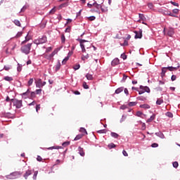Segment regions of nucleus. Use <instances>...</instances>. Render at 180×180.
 <instances>
[{
    "label": "nucleus",
    "mask_w": 180,
    "mask_h": 180,
    "mask_svg": "<svg viewBox=\"0 0 180 180\" xmlns=\"http://www.w3.org/2000/svg\"><path fill=\"white\" fill-rule=\"evenodd\" d=\"M170 3L172 4V5H174V6H179V4H178V3L175 1H170Z\"/></svg>",
    "instance_id": "09e8293b"
},
{
    "label": "nucleus",
    "mask_w": 180,
    "mask_h": 180,
    "mask_svg": "<svg viewBox=\"0 0 180 180\" xmlns=\"http://www.w3.org/2000/svg\"><path fill=\"white\" fill-rule=\"evenodd\" d=\"M111 136L114 138V139H117L119 137V134H116L115 132H111Z\"/></svg>",
    "instance_id": "2f4dec72"
},
{
    "label": "nucleus",
    "mask_w": 180,
    "mask_h": 180,
    "mask_svg": "<svg viewBox=\"0 0 180 180\" xmlns=\"http://www.w3.org/2000/svg\"><path fill=\"white\" fill-rule=\"evenodd\" d=\"M141 109H150V106L148 104H142L139 106Z\"/></svg>",
    "instance_id": "a211bd4d"
},
{
    "label": "nucleus",
    "mask_w": 180,
    "mask_h": 180,
    "mask_svg": "<svg viewBox=\"0 0 180 180\" xmlns=\"http://www.w3.org/2000/svg\"><path fill=\"white\" fill-rule=\"evenodd\" d=\"M89 58V54H86V56L82 55V60L83 61H85V60H88Z\"/></svg>",
    "instance_id": "cd10ccee"
},
{
    "label": "nucleus",
    "mask_w": 180,
    "mask_h": 180,
    "mask_svg": "<svg viewBox=\"0 0 180 180\" xmlns=\"http://www.w3.org/2000/svg\"><path fill=\"white\" fill-rule=\"evenodd\" d=\"M82 86L84 89H89V86L86 84V82H83Z\"/></svg>",
    "instance_id": "bb28decb"
},
{
    "label": "nucleus",
    "mask_w": 180,
    "mask_h": 180,
    "mask_svg": "<svg viewBox=\"0 0 180 180\" xmlns=\"http://www.w3.org/2000/svg\"><path fill=\"white\" fill-rule=\"evenodd\" d=\"M61 41L62 43H65V36L64 34L61 35Z\"/></svg>",
    "instance_id": "37998d69"
},
{
    "label": "nucleus",
    "mask_w": 180,
    "mask_h": 180,
    "mask_svg": "<svg viewBox=\"0 0 180 180\" xmlns=\"http://www.w3.org/2000/svg\"><path fill=\"white\" fill-rule=\"evenodd\" d=\"M60 148H61V146H51L47 148V150H60Z\"/></svg>",
    "instance_id": "412c9836"
},
{
    "label": "nucleus",
    "mask_w": 180,
    "mask_h": 180,
    "mask_svg": "<svg viewBox=\"0 0 180 180\" xmlns=\"http://www.w3.org/2000/svg\"><path fill=\"white\" fill-rule=\"evenodd\" d=\"M148 8H150V9H153V8H154V6L153 5L152 3H149L148 4Z\"/></svg>",
    "instance_id": "bf43d9fd"
},
{
    "label": "nucleus",
    "mask_w": 180,
    "mask_h": 180,
    "mask_svg": "<svg viewBox=\"0 0 180 180\" xmlns=\"http://www.w3.org/2000/svg\"><path fill=\"white\" fill-rule=\"evenodd\" d=\"M151 147H153V148H155L158 147V143H154L151 145Z\"/></svg>",
    "instance_id": "4d7b16f0"
},
{
    "label": "nucleus",
    "mask_w": 180,
    "mask_h": 180,
    "mask_svg": "<svg viewBox=\"0 0 180 180\" xmlns=\"http://www.w3.org/2000/svg\"><path fill=\"white\" fill-rule=\"evenodd\" d=\"M143 115V112H141V111H137L136 112V116H138V117H141V116Z\"/></svg>",
    "instance_id": "de8ad7c7"
},
{
    "label": "nucleus",
    "mask_w": 180,
    "mask_h": 180,
    "mask_svg": "<svg viewBox=\"0 0 180 180\" xmlns=\"http://www.w3.org/2000/svg\"><path fill=\"white\" fill-rule=\"evenodd\" d=\"M108 147L110 150H112V148H116V145L113 143H111L108 144Z\"/></svg>",
    "instance_id": "393cba45"
},
{
    "label": "nucleus",
    "mask_w": 180,
    "mask_h": 180,
    "mask_svg": "<svg viewBox=\"0 0 180 180\" xmlns=\"http://www.w3.org/2000/svg\"><path fill=\"white\" fill-rule=\"evenodd\" d=\"M11 101L13 103V106H15L17 109H20L21 106H22V100L12 98Z\"/></svg>",
    "instance_id": "20e7f679"
},
{
    "label": "nucleus",
    "mask_w": 180,
    "mask_h": 180,
    "mask_svg": "<svg viewBox=\"0 0 180 180\" xmlns=\"http://www.w3.org/2000/svg\"><path fill=\"white\" fill-rule=\"evenodd\" d=\"M62 146L63 147H67V146H70V141H66V142H64Z\"/></svg>",
    "instance_id": "79ce46f5"
},
{
    "label": "nucleus",
    "mask_w": 180,
    "mask_h": 180,
    "mask_svg": "<svg viewBox=\"0 0 180 180\" xmlns=\"http://www.w3.org/2000/svg\"><path fill=\"white\" fill-rule=\"evenodd\" d=\"M84 134H79L78 135L76 136V137L75 138V141H77L78 140H81V139H82V137H84Z\"/></svg>",
    "instance_id": "ddd939ff"
},
{
    "label": "nucleus",
    "mask_w": 180,
    "mask_h": 180,
    "mask_svg": "<svg viewBox=\"0 0 180 180\" xmlns=\"http://www.w3.org/2000/svg\"><path fill=\"white\" fill-rule=\"evenodd\" d=\"M163 13L165 15H168L169 16H172V18H176L175 15H174L172 13H171V11H165L163 12Z\"/></svg>",
    "instance_id": "4468645a"
},
{
    "label": "nucleus",
    "mask_w": 180,
    "mask_h": 180,
    "mask_svg": "<svg viewBox=\"0 0 180 180\" xmlns=\"http://www.w3.org/2000/svg\"><path fill=\"white\" fill-rule=\"evenodd\" d=\"M79 150V154H80V155L82 157H84L85 155V152H84V148H81L80 146L78 148Z\"/></svg>",
    "instance_id": "f8f14e48"
},
{
    "label": "nucleus",
    "mask_w": 180,
    "mask_h": 180,
    "mask_svg": "<svg viewBox=\"0 0 180 180\" xmlns=\"http://www.w3.org/2000/svg\"><path fill=\"white\" fill-rule=\"evenodd\" d=\"M46 82H43L41 79H38L35 81V85L37 88H43L46 85Z\"/></svg>",
    "instance_id": "39448f33"
},
{
    "label": "nucleus",
    "mask_w": 180,
    "mask_h": 180,
    "mask_svg": "<svg viewBox=\"0 0 180 180\" xmlns=\"http://www.w3.org/2000/svg\"><path fill=\"white\" fill-rule=\"evenodd\" d=\"M167 70H169V71H176V70H179L180 65L179 64L176 67L170 66V67H167Z\"/></svg>",
    "instance_id": "6e6552de"
},
{
    "label": "nucleus",
    "mask_w": 180,
    "mask_h": 180,
    "mask_svg": "<svg viewBox=\"0 0 180 180\" xmlns=\"http://www.w3.org/2000/svg\"><path fill=\"white\" fill-rule=\"evenodd\" d=\"M172 12H173V13L178 14V13H179V9L174 8V9H173Z\"/></svg>",
    "instance_id": "c03bdc74"
},
{
    "label": "nucleus",
    "mask_w": 180,
    "mask_h": 180,
    "mask_svg": "<svg viewBox=\"0 0 180 180\" xmlns=\"http://www.w3.org/2000/svg\"><path fill=\"white\" fill-rule=\"evenodd\" d=\"M13 23L16 25L18 26L19 27H20V21H19L18 20H15L13 21Z\"/></svg>",
    "instance_id": "c756f323"
},
{
    "label": "nucleus",
    "mask_w": 180,
    "mask_h": 180,
    "mask_svg": "<svg viewBox=\"0 0 180 180\" xmlns=\"http://www.w3.org/2000/svg\"><path fill=\"white\" fill-rule=\"evenodd\" d=\"M79 41L80 43V46H81L82 53H85V51H86L85 47H86V49H90V47L91 46V42L88 41L85 39H79Z\"/></svg>",
    "instance_id": "f257e3e1"
},
{
    "label": "nucleus",
    "mask_w": 180,
    "mask_h": 180,
    "mask_svg": "<svg viewBox=\"0 0 180 180\" xmlns=\"http://www.w3.org/2000/svg\"><path fill=\"white\" fill-rule=\"evenodd\" d=\"M65 32L67 33H70V32H71V27H68L65 30Z\"/></svg>",
    "instance_id": "052dcab7"
},
{
    "label": "nucleus",
    "mask_w": 180,
    "mask_h": 180,
    "mask_svg": "<svg viewBox=\"0 0 180 180\" xmlns=\"http://www.w3.org/2000/svg\"><path fill=\"white\" fill-rule=\"evenodd\" d=\"M4 79H5V81H8V82H11V81H13V78L9 76L4 77Z\"/></svg>",
    "instance_id": "5701e85b"
},
{
    "label": "nucleus",
    "mask_w": 180,
    "mask_h": 180,
    "mask_svg": "<svg viewBox=\"0 0 180 180\" xmlns=\"http://www.w3.org/2000/svg\"><path fill=\"white\" fill-rule=\"evenodd\" d=\"M27 9V6H24L21 8V12H25Z\"/></svg>",
    "instance_id": "6e6d98bb"
},
{
    "label": "nucleus",
    "mask_w": 180,
    "mask_h": 180,
    "mask_svg": "<svg viewBox=\"0 0 180 180\" xmlns=\"http://www.w3.org/2000/svg\"><path fill=\"white\" fill-rule=\"evenodd\" d=\"M18 175H19V172H16L11 174L10 176H18Z\"/></svg>",
    "instance_id": "49530a36"
},
{
    "label": "nucleus",
    "mask_w": 180,
    "mask_h": 180,
    "mask_svg": "<svg viewBox=\"0 0 180 180\" xmlns=\"http://www.w3.org/2000/svg\"><path fill=\"white\" fill-rule=\"evenodd\" d=\"M60 67H61V63L60 62H58L56 65V71H58V70H60Z\"/></svg>",
    "instance_id": "7c9ffc66"
},
{
    "label": "nucleus",
    "mask_w": 180,
    "mask_h": 180,
    "mask_svg": "<svg viewBox=\"0 0 180 180\" xmlns=\"http://www.w3.org/2000/svg\"><path fill=\"white\" fill-rule=\"evenodd\" d=\"M27 41H29V39H27V37H25V40L22 41L21 44H25Z\"/></svg>",
    "instance_id": "0e129e2a"
},
{
    "label": "nucleus",
    "mask_w": 180,
    "mask_h": 180,
    "mask_svg": "<svg viewBox=\"0 0 180 180\" xmlns=\"http://www.w3.org/2000/svg\"><path fill=\"white\" fill-rule=\"evenodd\" d=\"M40 110V104L36 105V112H39Z\"/></svg>",
    "instance_id": "13d9d810"
},
{
    "label": "nucleus",
    "mask_w": 180,
    "mask_h": 180,
    "mask_svg": "<svg viewBox=\"0 0 180 180\" xmlns=\"http://www.w3.org/2000/svg\"><path fill=\"white\" fill-rule=\"evenodd\" d=\"M154 119H155V114H153V115L150 116V117L147 120L146 122L150 123V122H153V120H154Z\"/></svg>",
    "instance_id": "aec40b11"
},
{
    "label": "nucleus",
    "mask_w": 180,
    "mask_h": 180,
    "mask_svg": "<svg viewBox=\"0 0 180 180\" xmlns=\"http://www.w3.org/2000/svg\"><path fill=\"white\" fill-rule=\"evenodd\" d=\"M70 57H71V55H70V53H69V54L68 55V56L65 57V58L63 60L62 64L65 65V64L67 63V61H68V60H70Z\"/></svg>",
    "instance_id": "dca6fc26"
},
{
    "label": "nucleus",
    "mask_w": 180,
    "mask_h": 180,
    "mask_svg": "<svg viewBox=\"0 0 180 180\" xmlns=\"http://www.w3.org/2000/svg\"><path fill=\"white\" fill-rule=\"evenodd\" d=\"M98 133H99L100 134H105V133H106V129L99 130V131H98Z\"/></svg>",
    "instance_id": "a18cd8bd"
},
{
    "label": "nucleus",
    "mask_w": 180,
    "mask_h": 180,
    "mask_svg": "<svg viewBox=\"0 0 180 180\" xmlns=\"http://www.w3.org/2000/svg\"><path fill=\"white\" fill-rule=\"evenodd\" d=\"M47 41V37L46 36H43L42 37H39L37 39H35L34 41V44L39 45V44H43Z\"/></svg>",
    "instance_id": "7ed1b4c3"
},
{
    "label": "nucleus",
    "mask_w": 180,
    "mask_h": 180,
    "mask_svg": "<svg viewBox=\"0 0 180 180\" xmlns=\"http://www.w3.org/2000/svg\"><path fill=\"white\" fill-rule=\"evenodd\" d=\"M81 65H79V64L75 65L73 66V69L75 70V71H77V70H79Z\"/></svg>",
    "instance_id": "72a5a7b5"
},
{
    "label": "nucleus",
    "mask_w": 180,
    "mask_h": 180,
    "mask_svg": "<svg viewBox=\"0 0 180 180\" xmlns=\"http://www.w3.org/2000/svg\"><path fill=\"white\" fill-rule=\"evenodd\" d=\"M140 89H143L144 92H147L148 94H150V88H148V86H140Z\"/></svg>",
    "instance_id": "9b49d317"
},
{
    "label": "nucleus",
    "mask_w": 180,
    "mask_h": 180,
    "mask_svg": "<svg viewBox=\"0 0 180 180\" xmlns=\"http://www.w3.org/2000/svg\"><path fill=\"white\" fill-rule=\"evenodd\" d=\"M79 131L82 133V134H88V132L86 131V129H85V128H80Z\"/></svg>",
    "instance_id": "b1692460"
},
{
    "label": "nucleus",
    "mask_w": 180,
    "mask_h": 180,
    "mask_svg": "<svg viewBox=\"0 0 180 180\" xmlns=\"http://www.w3.org/2000/svg\"><path fill=\"white\" fill-rule=\"evenodd\" d=\"M17 70H18V72H20V71H22V65L18 64V67L17 68Z\"/></svg>",
    "instance_id": "864d4df0"
},
{
    "label": "nucleus",
    "mask_w": 180,
    "mask_h": 180,
    "mask_svg": "<svg viewBox=\"0 0 180 180\" xmlns=\"http://www.w3.org/2000/svg\"><path fill=\"white\" fill-rule=\"evenodd\" d=\"M172 81H175L176 79V75H172L171 77Z\"/></svg>",
    "instance_id": "e2e57ef3"
},
{
    "label": "nucleus",
    "mask_w": 180,
    "mask_h": 180,
    "mask_svg": "<svg viewBox=\"0 0 180 180\" xmlns=\"http://www.w3.org/2000/svg\"><path fill=\"white\" fill-rule=\"evenodd\" d=\"M38 174H39V172H37V171L34 172V175H33V179H34V180L37 179Z\"/></svg>",
    "instance_id": "58836bf2"
},
{
    "label": "nucleus",
    "mask_w": 180,
    "mask_h": 180,
    "mask_svg": "<svg viewBox=\"0 0 180 180\" xmlns=\"http://www.w3.org/2000/svg\"><path fill=\"white\" fill-rule=\"evenodd\" d=\"M121 58H122L123 60H126V58H127V56H126V54L122 53L121 54Z\"/></svg>",
    "instance_id": "8fccbe9b"
},
{
    "label": "nucleus",
    "mask_w": 180,
    "mask_h": 180,
    "mask_svg": "<svg viewBox=\"0 0 180 180\" xmlns=\"http://www.w3.org/2000/svg\"><path fill=\"white\" fill-rule=\"evenodd\" d=\"M173 167L174 168H178V167H179V164L178 163V162H174Z\"/></svg>",
    "instance_id": "e433bc0d"
},
{
    "label": "nucleus",
    "mask_w": 180,
    "mask_h": 180,
    "mask_svg": "<svg viewBox=\"0 0 180 180\" xmlns=\"http://www.w3.org/2000/svg\"><path fill=\"white\" fill-rule=\"evenodd\" d=\"M32 43H29L26 45H23L20 50L22 51V53H24V54H29V53H30V49H32Z\"/></svg>",
    "instance_id": "f03ea898"
},
{
    "label": "nucleus",
    "mask_w": 180,
    "mask_h": 180,
    "mask_svg": "<svg viewBox=\"0 0 180 180\" xmlns=\"http://www.w3.org/2000/svg\"><path fill=\"white\" fill-rule=\"evenodd\" d=\"M86 79H88V81H92V79H94V76H92V75L87 73L86 75Z\"/></svg>",
    "instance_id": "6ab92c4d"
},
{
    "label": "nucleus",
    "mask_w": 180,
    "mask_h": 180,
    "mask_svg": "<svg viewBox=\"0 0 180 180\" xmlns=\"http://www.w3.org/2000/svg\"><path fill=\"white\" fill-rule=\"evenodd\" d=\"M167 71H168V68H162V72H161L162 78H164V77H165V74L167 73Z\"/></svg>",
    "instance_id": "9d476101"
},
{
    "label": "nucleus",
    "mask_w": 180,
    "mask_h": 180,
    "mask_svg": "<svg viewBox=\"0 0 180 180\" xmlns=\"http://www.w3.org/2000/svg\"><path fill=\"white\" fill-rule=\"evenodd\" d=\"M95 19H96V18L95 17V16H90L89 18V20H95Z\"/></svg>",
    "instance_id": "680f3d73"
},
{
    "label": "nucleus",
    "mask_w": 180,
    "mask_h": 180,
    "mask_svg": "<svg viewBox=\"0 0 180 180\" xmlns=\"http://www.w3.org/2000/svg\"><path fill=\"white\" fill-rule=\"evenodd\" d=\"M155 135L158 136V137H160V139H165V136L161 131L156 132Z\"/></svg>",
    "instance_id": "2eb2a0df"
},
{
    "label": "nucleus",
    "mask_w": 180,
    "mask_h": 180,
    "mask_svg": "<svg viewBox=\"0 0 180 180\" xmlns=\"http://www.w3.org/2000/svg\"><path fill=\"white\" fill-rule=\"evenodd\" d=\"M36 94H37V95H40V94H41V89H37Z\"/></svg>",
    "instance_id": "5fc2aeb1"
},
{
    "label": "nucleus",
    "mask_w": 180,
    "mask_h": 180,
    "mask_svg": "<svg viewBox=\"0 0 180 180\" xmlns=\"http://www.w3.org/2000/svg\"><path fill=\"white\" fill-rule=\"evenodd\" d=\"M137 105V103L136 102H129V106H136Z\"/></svg>",
    "instance_id": "a19ab883"
},
{
    "label": "nucleus",
    "mask_w": 180,
    "mask_h": 180,
    "mask_svg": "<svg viewBox=\"0 0 180 180\" xmlns=\"http://www.w3.org/2000/svg\"><path fill=\"white\" fill-rule=\"evenodd\" d=\"M31 99L36 98V93L34 91L31 92L30 97Z\"/></svg>",
    "instance_id": "f704fd0d"
},
{
    "label": "nucleus",
    "mask_w": 180,
    "mask_h": 180,
    "mask_svg": "<svg viewBox=\"0 0 180 180\" xmlns=\"http://www.w3.org/2000/svg\"><path fill=\"white\" fill-rule=\"evenodd\" d=\"M174 29L172 28H170L167 31V36H169V37H172V36H174Z\"/></svg>",
    "instance_id": "1a4fd4ad"
},
{
    "label": "nucleus",
    "mask_w": 180,
    "mask_h": 180,
    "mask_svg": "<svg viewBox=\"0 0 180 180\" xmlns=\"http://www.w3.org/2000/svg\"><path fill=\"white\" fill-rule=\"evenodd\" d=\"M32 175V170H27L25 174H24V178L27 179V176Z\"/></svg>",
    "instance_id": "f3484780"
},
{
    "label": "nucleus",
    "mask_w": 180,
    "mask_h": 180,
    "mask_svg": "<svg viewBox=\"0 0 180 180\" xmlns=\"http://www.w3.org/2000/svg\"><path fill=\"white\" fill-rule=\"evenodd\" d=\"M37 161L41 162L43 160V158H41V156L38 155L37 158Z\"/></svg>",
    "instance_id": "338daca9"
},
{
    "label": "nucleus",
    "mask_w": 180,
    "mask_h": 180,
    "mask_svg": "<svg viewBox=\"0 0 180 180\" xmlns=\"http://www.w3.org/2000/svg\"><path fill=\"white\" fill-rule=\"evenodd\" d=\"M135 39H141L143 37V31L140 30L139 32L134 31Z\"/></svg>",
    "instance_id": "423d86ee"
},
{
    "label": "nucleus",
    "mask_w": 180,
    "mask_h": 180,
    "mask_svg": "<svg viewBox=\"0 0 180 180\" xmlns=\"http://www.w3.org/2000/svg\"><path fill=\"white\" fill-rule=\"evenodd\" d=\"M4 70L9 71L11 70V66H4Z\"/></svg>",
    "instance_id": "603ef678"
},
{
    "label": "nucleus",
    "mask_w": 180,
    "mask_h": 180,
    "mask_svg": "<svg viewBox=\"0 0 180 180\" xmlns=\"http://www.w3.org/2000/svg\"><path fill=\"white\" fill-rule=\"evenodd\" d=\"M122 154L124 157H129V154H127V152L124 150L122 151Z\"/></svg>",
    "instance_id": "3c124183"
},
{
    "label": "nucleus",
    "mask_w": 180,
    "mask_h": 180,
    "mask_svg": "<svg viewBox=\"0 0 180 180\" xmlns=\"http://www.w3.org/2000/svg\"><path fill=\"white\" fill-rule=\"evenodd\" d=\"M22 34V32H18V34H16V37H20Z\"/></svg>",
    "instance_id": "69168bd1"
},
{
    "label": "nucleus",
    "mask_w": 180,
    "mask_h": 180,
    "mask_svg": "<svg viewBox=\"0 0 180 180\" xmlns=\"http://www.w3.org/2000/svg\"><path fill=\"white\" fill-rule=\"evenodd\" d=\"M32 84H33V78H31L28 81V86H30Z\"/></svg>",
    "instance_id": "ea45409f"
},
{
    "label": "nucleus",
    "mask_w": 180,
    "mask_h": 180,
    "mask_svg": "<svg viewBox=\"0 0 180 180\" xmlns=\"http://www.w3.org/2000/svg\"><path fill=\"white\" fill-rule=\"evenodd\" d=\"M94 6H95V8H96L97 9H99L102 6H101V4H98V3H94V4H93Z\"/></svg>",
    "instance_id": "4c0bfd02"
},
{
    "label": "nucleus",
    "mask_w": 180,
    "mask_h": 180,
    "mask_svg": "<svg viewBox=\"0 0 180 180\" xmlns=\"http://www.w3.org/2000/svg\"><path fill=\"white\" fill-rule=\"evenodd\" d=\"M30 94V91L29 89L27 90V91L22 94V96H27Z\"/></svg>",
    "instance_id": "c9c22d12"
},
{
    "label": "nucleus",
    "mask_w": 180,
    "mask_h": 180,
    "mask_svg": "<svg viewBox=\"0 0 180 180\" xmlns=\"http://www.w3.org/2000/svg\"><path fill=\"white\" fill-rule=\"evenodd\" d=\"M139 19H141V20H143V22H144V20H146V16H144V14L139 13Z\"/></svg>",
    "instance_id": "a878e982"
},
{
    "label": "nucleus",
    "mask_w": 180,
    "mask_h": 180,
    "mask_svg": "<svg viewBox=\"0 0 180 180\" xmlns=\"http://www.w3.org/2000/svg\"><path fill=\"white\" fill-rule=\"evenodd\" d=\"M165 115H166V116H167V117H174V115L171 112H166Z\"/></svg>",
    "instance_id": "473e14b6"
},
{
    "label": "nucleus",
    "mask_w": 180,
    "mask_h": 180,
    "mask_svg": "<svg viewBox=\"0 0 180 180\" xmlns=\"http://www.w3.org/2000/svg\"><path fill=\"white\" fill-rule=\"evenodd\" d=\"M161 103H164V100L158 98L156 101V105H161Z\"/></svg>",
    "instance_id": "c85d7f7f"
},
{
    "label": "nucleus",
    "mask_w": 180,
    "mask_h": 180,
    "mask_svg": "<svg viewBox=\"0 0 180 180\" xmlns=\"http://www.w3.org/2000/svg\"><path fill=\"white\" fill-rule=\"evenodd\" d=\"M75 95H81V93L79 91H74Z\"/></svg>",
    "instance_id": "774afa93"
},
{
    "label": "nucleus",
    "mask_w": 180,
    "mask_h": 180,
    "mask_svg": "<svg viewBox=\"0 0 180 180\" xmlns=\"http://www.w3.org/2000/svg\"><path fill=\"white\" fill-rule=\"evenodd\" d=\"M120 63V60H119V58H115L112 62H111V65H112V67H115L116 65H119Z\"/></svg>",
    "instance_id": "0eeeda50"
},
{
    "label": "nucleus",
    "mask_w": 180,
    "mask_h": 180,
    "mask_svg": "<svg viewBox=\"0 0 180 180\" xmlns=\"http://www.w3.org/2000/svg\"><path fill=\"white\" fill-rule=\"evenodd\" d=\"M123 89L124 87H120L115 90V94H120V92H123Z\"/></svg>",
    "instance_id": "4be33fe9"
}]
</instances>
